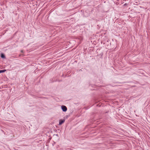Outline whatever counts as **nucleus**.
Segmentation results:
<instances>
[{"instance_id": "1", "label": "nucleus", "mask_w": 150, "mask_h": 150, "mask_svg": "<svg viewBox=\"0 0 150 150\" xmlns=\"http://www.w3.org/2000/svg\"><path fill=\"white\" fill-rule=\"evenodd\" d=\"M61 108L63 112H66L67 110V107L65 105H62Z\"/></svg>"}, {"instance_id": "2", "label": "nucleus", "mask_w": 150, "mask_h": 150, "mask_svg": "<svg viewBox=\"0 0 150 150\" xmlns=\"http://www.w3.org/2000/svg\"><path fill=\"white\" fill-rule=\"evenodd\" d=\"M65 120L64 119H61L59 121V125H62L63 123H64V122H65Z\"/></svg>"}, {"instance_id": "3", "label": "nucleus", "mask_w": 150, "mask_h": 150, "mask_svg": "<svg viewBox=\"0 0 150 150\" xmlns=\"http://www.w3.org/2000/svg\"><path fill=\"white\" fill-rule=\"evenodd\" d=\"M1 57L3 59L6 58V57L5 55L3 53H1Z\"/></svg>"}, {"instance_id": "4", "label": "nucleus", "mask_w": 150, "mask_h": 150, "mask_svg": "<svg viewBox=\"0 0 150 150\" xmlns=\"http://www.w3.org/2000/svg\"><path fill=\"white\" fill-rule=\"evenodd\" d=\"M6 71V69L1 70H0V73L4 72Z\"/></svg>"}, {"instance_id": "5", "label": "nucleus", "mask_w": 150, "mask_h": 150, "mask_svg": "<svg viewBox=\"0 0 150 150\" xmlns=\"http://www.w3.org/2000/svg\"><path fill=\"white\" fill-rule=\"evenodd\" d=\"M21 52H22V53H23V50H21Z\"/></svg>"}, {"instance_id": "6", "label": "nucleus", "mask_w": 150, "mask_h": 150, "mask_svg": "<svg viewBox=\"0 0 150 150\" xmlns=\"http://www.w3.org/2000/svg\"><path fill=\"white\" fill-rule=\"evenodd\" d=\"M56 135L57 136H58V134H56Z\"/></svg>"}]
</instances>
